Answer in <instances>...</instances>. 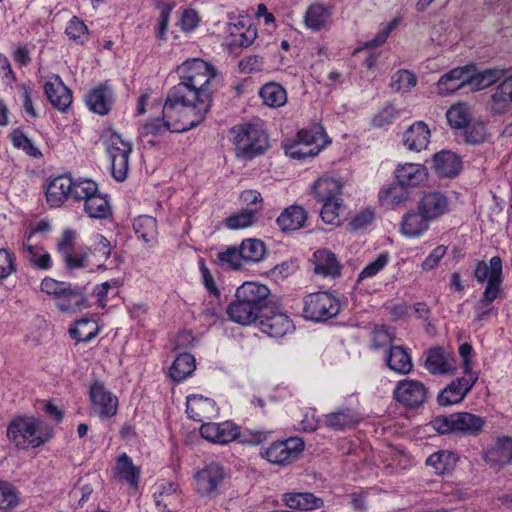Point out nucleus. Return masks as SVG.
Returning a JSON list of instances; mask_svg holds the SVG:
<instances>
[{
    "label": "nucleus",
    "mask_w": 512,
    "mask_h": 512,
    "mask_svg": "<svg viewBox=\"0 0 512 512\" xmlns=\"http://www.w3.org/2000/svg\"><path fill=\"white\" fill-rule=\"evenodd\" d=\"M177 73L180 82L167 95L201 124L212 105L211 88L217 71L210 63L193 58L179 65Z\"/></svg>",
    "instance_id": "1"
},
{
    "label": "nucleus",
    "mask_w": 512,
    "mask_h": 512,
    "mask_svg": "<svg viewBox=\"0 0 512 512\" xmlns=\"http://www.w3.org/2000/svg\"><path fill=\"white\" fill-rule=\"evenodd\" d=\"M199 124L182 106L167 95L162 108V118L147 120L140 128L139 133L142 138L158 137L167 131L172 133L186 132Z\"/></svg>",
    "instance_id": "2"
},
{
    "label": "nucleus",
    "mask_w": 512,
    "mask_h": 512,
    "mask_svg": "<svg viewBox=\"0 0 512 512\" xmlns=\"http://www.w3.org/2000/svg\"><path fill=\"white\" fill-rule=\"evenodd\" d=\"M53 436L52 427L34 416H18L7 427L8 439L19 449H35Z\"/></svg>",
    "instance_id": "3"
},
{
    "label": "nucleus",
    "mask_w": 512,
    "mask_h": 512,
    "mask_svg": "<svg viewBox=\"0 0 512 512\" xmlns=\"http://www.w3.org/2000/svg\"><path fill=\"white\" fill-rule=\"evenodd\" d=\"M200 434L206 440L217 444H227L240 438L241 443L258 445L266 438L265 434L260 431L241 434L239 427L230 421L203 423L200 427Z\"/></svg>",
    "instance_id": "4"
},
{
    "label": "nucleus",
    "mask_w": 512,
    "mask_h": 512,
    "mask_svg": "<svg viewBox=\"0 0 512 512\" xmlns=\"http://www.w3.org/2000/svg\"><path fill=\"white\" fill-rule=\"evenodd\" d=\"M485 423V419L480 416L459 412L437 416L431 420L430 425L440 434L460 433L466 436H476L482 431Z\"/></svg>",
    "instance_id": "5"
},
{
    "label": "nucleus",
    "mask_w": 512,
    "mask_h": 512,
    "mask_svg": "<svg viewBox=\"0 0 512 512\" xmlns=\"http://www.w3.org/2000/svg\"><path fill=\"white\" fill-rule=\"evenodd\" d=\"M237 156L251 159L262 154L268 147V138L257 124L245 123L233 127Z\"/></svg>",
    "instance_id": "6"
},
{
    "label": "nucleus",
    "mask_w": 512,
    "mask_h": 512,
    "mask_svg": "<svg viewBox=\"0 0 512 512\" xmlns=\"http://www.w3.org/2000/svg\"><path fill=\"white\" fill-rule=\"evenodd\" d=\"M104 139L111 162V174L116 181L122 182L128 175L132 144L114 130H107Z\"/></svg>",
    "instance_id": "7"
},
{
    "label": "nucleus",
    "mask_w": 512,
    "mask_h": 512,
    "mask_svg": "<svg viewBox=\"0 0 512 512\" xmlns=\"http://www.w3.org/2000/svg\"><path fill=\"white\" fill-rule=\"evenodd\" d=\"M339 312V301L330 293H311L304 298L303 314L306 319L315 322L326 321Z\"/></svg>",
    "instance_id": "8"
},
{
    "label": "nucleus",
    "mask_w": 512,
    "mask_h": 512,
    "mask_svg": "<svg viewBox=\"0 0 512 512\" xmlns=\"http://www.w3.org/2000/svg\"><path fill=\"white\" fill-rule=\"evenodd\" d=\"M304 450L301 438L290 437L283 441H275L261 450V457L269 463L286 466L296 461Z\"/></svg>",
    "instance_id": "9"
},
{
    "label": "nucleus",
    "mask_w": 512,
    "mask_h": 512,
    "mask_svg": "<svg viewBox=\"0 0 512 512\" xmlns=\"http://www.w3.org/2000/svg\"><path fill=\"white\" fill-rule=\"evenodd\" d=\"M502 259L492 257L489 262L478 261L474 268V278L478 283H486L484 291L487 295L502 293Z\"/></svg>",
    "instance_id": "10"
},
{
    "label": "nucleus",
    "mask_w": 512,
    "mask_h": 512,
    "mask_svg": "<svg viewBox=\"0 0 512 512\" xmlns=\"http://www.w3.org/2000/svg\"><path fill=\"white\" fill-rule=\"evenodd\" d=\"M393 395L400 404L409 408H416L426 402L428 390L418 380L403 379L397 383Z\"/></svg>",
    "instance_id": "11"
},
{
    "label": "nucleus",
    "mask_w": 512,
    "mask_h": 512,
    "mask_svg": "<svg viewBox=\"0 0 512 512\" xmlns=\"http://www.w3.org/2000/svg\"><path fill=\"white\" fill-rule=\"evenodd\" d=\"M225 476L221 465L214 462L206 465L195 474L197 492L202 496L215 497Z\"/></svg>",
    "instance_id": "12"
},
{
    "label": "nucleus",
    "mask_w": 512,
    "mask_h": 512,
    "mask_svg": "<svg viewBox=\"0 0 512 512\" xmlns=\"http://www.w3.org/2000/svg\"><path fill=\"white\" fill-rule=\"evenodd\" d=\"M92 411L100 418H110L117 413L118 399L103 383L95 382L89 390Z\"/></svg>",
    "instance_id": "13"
},
{
    "label": "nucleus",
    "mask_w": 512,
    "mask_h": 512,
    "mask_svg": "<svg viewBox=\"0 0 512 512\" xmlns=\"http://www.w3.org/2000/svg\"><path fill=\"white\" fill-rule=\"evenodd\" d=\"M260 329L270 337L281 338L294 330L292 320L285 313L265 310L260 316Z\"/></svg>",
    "instance_id": "14"
},
{
    "label": "nucleus",
    "mask_w": 512,
    "mask_h": 512,
    "mask_svg": "<svg viewBox=\"0 0 512 512\" xmlns=\"http://www.w3.org/2000/svg\"><path fill=\"white\" fill-rule=\"evenodd\" d=\"M478 375H466L452 381L438 395V403L441 406H449L461 402L466 394L472 389Z\"/></svg>",
    "instance_id": "15"
},
{
    "label": "nucleus",
    "mask_w": 512,
    "mask_h": 512,
    "mask_svg": "<svg viewBox=\"0 0 512 512\" xmlns=\"http://www.w3.org/2000/svg\"><path fill=\"white\" fill-rule=\"evenodd\" d=\"M114 100V91L108 82L98 84L85 95L88 108L102 116L110 112Z\"/></svg>",
    "instance_id": "16"
},
{
    "label": "nucleus",
    "mask_w": 512,
    "mask_h": 512,
    "mask_svg": "<svg viewBox=\"0 0 512 512\" xmlns=\"http://www.w3.org/2000/svg\"><path fill=\"white\" fill-rule=\"evenodd\" d=\"M418 210L430 221L435 220L449 211V200L442 192H427L421 197Z\"/></svg>",
    "instance_id": "17"
},
{
    "label": "nucleus",
    "mask_w": 512,
    "mask_h": 512,
    "mask_svg": "<svg viewBox=\"0 0 512 512\" xmlns=\"http://www.w3.org/2000/svg\"><path fill=\"white\" fill-rule=\"evenodd\" d=\"M44 91L52 106L59 111H65L72 103L71 90L58 75H53L44 84Z\"/></svg>",
    "instance_id": "18"
},
{
    "label": "nucleus",
    "mask_w": 512,
    "mask_h": 512,
    "mask_svg": "<svg viewBox=\"0 0 512 512\" xmlns=\"http://www.w3.org/2000/svg\"><path fill=\"white\" fill-rule=\"evenodd\" d=\"M186 412L189 418L206 423V420H210L217 415V407L216 403L210 398L191 395L187 397Z\"/></svg>",
    "instance_id": "19"
},
{
    "label": "nucleus",
    "mask_w": 512,
    "mask_h": 512,
    "mask_svg": "<svg viewBox=\"0 0 512 512\" xmlns=\"http://www.w3.org/2000/svg\"><path fill=\"white\" fill-rule=\"evenodd\" d=\"M33 237L34 232H30L22 243L23 258L33 268L48 270L52 263L51 256L42 246L32 243Z\"/></svg>",
    "instance_id": "20"
},
{
    "label": "nucleus",
    "mask_w": 512,
    "mask_h": 512,
    "mask_svg": "<svg viewBox=\"0 0 512 512\" xmlns=\"http://www.w3.org/2000/svg\"><path fill=\"white\" fill-rule=\"evenodd\" d=\"M154 501L157 509L162 512H176L182 506L181 494L173 483L159 485L154 492Z\"/></svg>",
    "instance_id": "21"
},
{
    "label": "nucleus",
    "mask_w": 512,
    "mask_h": 512,
    "mask_svg": "<svg viewBox=\"0 0 512 512\" xmlns=\"http://www.w3.org/2000/svg\"><path fill=\"white\" fill-rule=\"evenodd\" d=\"M485 461L493 466L500 468L512 462V438L503 436L486 450Z\"/></svg>",
    "instance_id": "22"
},
{
    "label": "nucleus",
    "mask_w": 512,
    "mask_h": 512,
    "mask_svg": "<svg viewBox=\"0 0 512 512\" xmlns=\"http://www.w3.org/2000/svg\"><path fill=\"white\" fill-rule=\"evenodd\" d=\"M72 186V177L60 175L53 178L46 188V201L51 207H60L69 199Z\"/></svg>",
    "instance_id": "23"
},
{
    "label": "nucleus",
    "mask_w": 512,
    "mask_h": 512,
    "mask_svg": "<svg viewBox=\"0 0 512 512\" xmlns=\"http://www.w3.org/2000/svg\"><path fill=\"white\" fill-rule=\"evenodd\" d=\"M468 68L457 67L440 77L436 83V93L440 96H447L467 86Z\"/></svg>",
    "instance_id": "24"
},
{
    "label": "nucleus",
    "mask_w": 512,
    "mask_h": 512,
    "mask_svg": "<svg viewBox=\"0 0 512 512\" xmlns=\"http://www.w3.org/2000/svg\"><path fill=\"white\" fill-rule=\"evenodd\" d=\"M431 132L423 121H416L403 134L404 146L410 151H421L428 146Z\"/></svg>",
    "instance_id": "25"
},
{
    "label": "nucleus",
    "mask_w": 512,
    "mask_h": 512,
    "mask_svg": "<svg viewBox=\"0 0 512 512\" xmlns=\"http://www.w3.org/2000/svg\"><path fill=\"white\" fill-rule=\"evenodd\" d=\"M85 302L86 297L83 290L67 284L55 301V304L60 311L73 314L80 311L84 307Z\"/></svg>",
    "instance_id": "26"
},
{
    "label": "nucleus",
    "mask_w": 512,
    "mask_h": 512,
    "mask_svg": "<svg viewBox=\"0 0 512 512\" xmlns=\"http://www.w3.org/2000/svg\"><path fill=\"white\" fill-rule=\"evenodd\" d=\"M314 272L323 277L336 278L340 276L341 266L334 253L319 249L313 254Z\"/></svg>",
    "instance_id": "27"
},
{
    "label": "nucleus",
    "mask_w": 512,
    "mask_h": 512,
    "mask_svg": "<svg viewBox=\"0 0 512 512\" xmlns=\"http://www.w3.org/2000/svg\"><path fill=\"white\" fill-rule=\"evenodd\" d=\"M425 368L431 374H453L455 371L452 357L440 347H434L428 350Z\"/></svg>",
    "instance_id": "28"
},
{
    "label": "nucleus",
    "mask_w": 512,
    "mask_h": 512,
    "mask_svg": "<svg viewBox=\"0 0 512 512\" xmlns=\"http://www.w3.org/2000/svg\"><path fill=\"white\" fill-rule=\"evenodd\" d=\"M512 104V75L504 79L495 89L489 101L490 112L494 115L506 113Z\"/></svg>",
    "instance_id": "29"
},
{
    "label": "nucleus",
    "mask_w": 512,
    "mask_h": 512,
    "mask_svg": "<svg viewBox=\"0 0 512 512\" xmlns=\"http://www.w3.org/2000/svg\"><path fill=\"white\" fill-rule=\"evenodd\" d=\"M270 293L267 286L256 282H245L237 290L235 297L240 298L262 311Z\"/></svg>",
    "instance_id": "30"
},
{
    "label": "nucleus",
    "mask_w": 512,
    "mask_h": 512,
    "mask_svg": "<svg viewBox=\"0 0 512 512\" xmlns=\"http://www.w3.org/2000/svg\"><path fill=\"white\" fill-rule=\"evenodd\" d=\"M359 421L358 413L351 408L338 409L324 416V426L333 431L351 429Z\"/></svg>",
    "instance_id": "31"
},
{
    "label": "nucleus",
    "mask_w": 512,
    "mask_h": 512,
    "mask_svg": "<svg viewBox=\"0 0 512 512\" xmlns=\"http://www.w3.org/2000/svg\"><path fill=\"white\" fill-rule=\"evenodd\" d=\"M111 249L109 240L102 235H97L92 248H89L85 253L90 254V264L92 267L108 269L120 263L119 257H115L110 264L104 263L111 255Z\"/></svg>",
    "instance_id": "32"
},
{
    "label": "nucleus",
    "mask_w": 512,
    "mask_h": 512,
    "mask_svg": "<svg viewBox=\"0 0 512 512\" xmlns=\"http://www.w3.org/2000/svg\"><path fill=\"white\" fill-rule=\"evenodd\" d=\"M395 175L397 181L408 188L423 183L427 178L428 172L422 164L405 163L397 166Z\"/></svg>",
    "instance_id": "33"
},
{
    "label": "nucleus",
    "mask_w": 512,
    "mask_h": 512,
    "mask_svg": "<svg viewBox=\"0 0 512 512\" xmlns=\"http://www.w3.org/2000/svg\"><path fill=\"white\" fill-rule=\"evenodd\" d=\"M115 479L128 484L131 488L138 487L140 468L133 464L132 459L126 454H121L115 464Z\"/></svg>",
    "instance_id": "34"
},
{
    "label": "nucleus",
    "mask_w": 512,
    "mask_h": 512,
    "mask_svg": "<svg viewBox=\"0 0 512 512\" xmlns=\"http://www.w3.org/2000/svg\"><path fill=\"white\" fill-rule=\"evenodd\" d=\"M261 310L246 303L240 298H236L227 308V314L229 318L236 323L241 325H250L255 322L256 319H260Z\"/></svg>",
    "instance_id": "35"
},
{
    "label": "nucleus",
    "mask_w": 512,
    "mask_h": 512,
    "mask_svg": "<svg viewBox=\"0 0 512 512\" xmlns=\"http://www.w3.org/2000/svg\"><path fill=\"white\" fill-rule=\"evenodd\" d=\"M307 219V212L302 206L292 205L282 211L276 223L283 232L301 229Z\"/></svg>",
    "instance_id": "36"
},
{
    "label": "nucleus",
    "mask_w": 512,
    "mask_h": 512,
    "mask_svg": "<svg viewBox=\"0 0 512 512\" xmlns=\"http://www.w3.org/2000/svg\"><path fill=\"white\" fill-rule=\"evenodd\" d=\"M378 197L382 206L394 209L409 199V192L405 186L397 181L381 188Z\"/></svg>",
    "instance_id": "37"
},
{
    "label": "nucleus",
    "mask_w": 512,
    "mask_h": 512,
    "mask_svg": "<svg viewBox=\"0 0 512 512\" xmlns=\"http://www.w3.org/2000/svg\"><path fill=\"white\" fill-rule=\"evenodd\" d=\"M433 167L441 176L455 177L461 170V160L451 151H441L434 155Z\"/></svg>",
    "instance_id": "38"
},
{
    "label": "nucleus",
    "mask_w": 512,
    "mask_h": 512,
    "mask_svg": "<svg viewBox=\"0 0 512 512\" xmlns=\"http://www.w3.org/2000/svg\"><path fill=\"white\" fill-rule=\"evenodd\" d=\"M389 369L398 374H408L412 370V360L403 346H390L385 355Z\"/></svg>",
    "instance_id": "39"
},
{
    "label": "nucleus",
    "mask_w": 512,
    "mask_h": 512,
    "mask_svg": "<svg viewBox=\"0 0 512 512\" xmlns=\"http://www.w3.org/2000/svg\"><path fill=\"white\" fill-rule=\"evenodd\" d=\"M283 501L291 509L313 510L323 506V500L309 492L286 493L283 495Z\"/></svg>",
    "instance_id": "40"
},
{
    "label": "nucleus",
    "mask_w": 512,
    "mask_h": 512,
    "mask_svg": "<svg viewBox=\"0 0 512 512\" xmlns=\"http://www.w3.org/2000/svg\"><path fill=\"white\" fill-rule=\"evenodd\" d=\"M84 212L89 218L94 219H108L112 216V209L107 197L98 191L84 202Z\"/></svg>",
    "instance_id": "41"
},
{
    "label": "nucleus",
    "mask_w": 512,
    "mask_h": 512,
    "mask_svg": "<svg viewBox=\"0 0 512 512\" xmlns=\"http://www.w3.org/2000/svg\"><path fill=\"white\" fill-rule=\"evenodd\" d=\"M430 220L424 217L420 211L409 212L403 216L401 223V232L403 235L416 238L420 237L429 228Z\"/></svg>",
    "instance_id": "42"
},
{
    "label": "nucleus",
    "mask_w": 512,
    "mask_h": 512,
    "mask_svg": "<svg viewBox=\"0 0 512 512\" xmlns=\"http://www.w3.org/2000/svg\"><path fill=\"white\" fill-rule=\"evenodd\" d=\"M330 11L321 4L310 5L304 14V24L312 31H320L328 26Z\"/></svg>",
    "instance_id": "43"
},
{
    "label": "nucleus",
    "mask_w": 512,
    "mask_h": 512,
    "mask_svg": "<svg viewBox=\"0 0 512 512\" xmlns=\"http://www.w3.org/2000/svg\"><path fill=\"white\" fill-rule=\"evenodd\" d=\"M313 189L319 202L342 200L340 198L342 185L333 178H319L315 182Z\"/></svg>",
    "instance_id": "44"
},
{
    "label": "nucleus",
    "mask_w": 512,
    "mask_h": 512,
    "mask_svg": "<svg viewBox=\"0 0 512 512\" xmlns=\"http://www.w3.org/2000/svg\"><path fill=\"white\" fill-rule=\"evenodd\" d=\"M133 228L139 239L148 245L157 242L158 228L154 217L148 215L138 216L133 222Z\"/></svg>",
    "instance_id": "45"
},
{
    "label": "nucleus",
    "mask_w": 512,
    "mask_h": 512,
    "mask_svg": "<svg viewBox=\"0 0 512 512\" xmlns=\"http://www.w3.org/2000/svg\"><path fill=\"white\" fill-rule=\"evenodd\" d=\"M195 370V359L189 353L180 354L173 362L169 375L175 382H182Z\"/></svg>",
    "instance_id": "46"
},
{
    "label": "nucleus",
    "mask_w": 512,
    "mask_h": 512,
    "mask_svg": "<svg viewBox=\"0 0 512 512\" xmlns=\"http://www.w3.org/2000/svg\"><path fill=\"white\" fill-rule=\"evenodd\" d=\"M504 75V71L501 69H487L476 74L471 75L468 69V80L467 86L473 90H483L496 81H498Z\"/></svg>",
    "instance_id": "47"
},
{
    "label": "nucleus",
    "mask_w": 512,
    "mask_h": 512,
    "mask_svg": "<svg viewBox=\"0 0 512 512\" xmlns=\"http://www.w3.org/2000/svg\"><path fill=\"white\" fill-rule=\"evenodd\" d=\"M259 94L263 103L271 108L281 107L287 102L286 90L277 83L265 84Z\"/></svg>",
    "instance_id": "48"
},
{
    "label": "nucleus",
    "mask_w": 512,
    "mask_h": 512,
    "mask_svg": "<svg viewBox=\"0 0 512 512\" xmlns=\"http://www.w3.org/2000/svg\"><path fill=\"white\" fill-rule=\"evenodd\" d=\"M446 119L451 128H465L471 120L470 107L466 103L458 102L447 110Z\"/></svg>",
    "instance_id": "49"
},
{
    "label": "nucleus",
    "mask_w": 512,
    "mask_h": 512,
    "mask_svg": "<svg viewBox=\"0 0 512 512\" xmlns=\"http://www.w3.org/2000/svg\"><path fill=\"white\" fill-rule=\"evenodd\" d=\"M239 249L244 262H260L266 254L265 244L258 239L243 240Z\"/></svg>",
    "instance_id": "50"
},
{
    "label": "nucleus",
    "mask_w": 512,
    "mask_h": 512,
    "mask_svg": "<svg viewBox=\"0 0 512 512\" xmlns=\"http://www.w3.org/2000/svg\"><path fill=\"white\" fill-rule=\"evenodd\" d=\"M69 332L71 337L78 342H89L96 337L98 328L94 321L84 318L77 320L75 327L70 328Z\"/></svg>",
    "instance_id": "51"
},
{
    "label": "nucleus",
    "mask_w": 512,
    "mask_h": 512,
    "mask_svg": "<svg viewBox=\"0 0 512 512\" xmlns=\"http://www.w3.org/2000/svg\"><path fill=\"white\" fill-rule=\"evenodd\" d=\"M69 199L85 202L92 194L97 192V184L90 179H73Z\"/></svg>",
    "instance_id": "52"
},
{
    "label": "nucleus",
    "mask_w": 512,
    "mask_h": 512,
    "mask_svg": "<svg viewBox=\"0 0 512 512\" xmlns=\"http://www.w3.org/2000/svg\"><path fill=\"white\" fill-rule=\"evenodd\" d=\"M318 144L316 146L310 147L308 144L303 143L298 138H296L292 143L285 145V154L293 159H306L310 157H314L319 153Z\"/></svg>",
    "instance_id": "53"
},
{
    "label": "nucleus",
    "mask_w": 512,
    "mask_h": 512,
    "mask_svg": "<svg viewBox=\"0 0 512 512\" xmlns=\"http://www.w3.org/2000/svg\"><path fill=\"white\" fill-rule=\"evenodd\" d=\"M217 260L221 267L233 270L240 269L244 262L240 249L235 246L228 247L225 251L219 252Z\"/></svg>",
    "instance_id": "54"
},
{
    "label": "nucleus",
    "mask_w": 512,
    "mask_h": 512,
    "mask_svg": "<svg viewBox=\"0 0 512 512\" xmlns=\"http://www.w3.org/2000/svg\"><path fill=\"white\" fill-rule=\"evenodd\" d=\"M300 141L308 144L310 147L318 144L319 152L327 145V137L321 126H314L311 130H301L297 137Z\"/></svg>",
    "instance_id": "55"
},
{
    "label": "nucleus",
    "mask_w": 512,
    "mask_h": 512,
    "mask_svg": "<svg viewBox=\"0 0 512 512\" xmlns=\"http://www.w3.org/2000/svg\"><path fill=\"white\" fill-rule=\"evenodd\" d=\"M417 84L416 76L408 70H399L392 77L391 87L397 91L406 93Z\"/></svg>",
    "instance_id": "56"
},
{
    "label": "nucleus",
    "mask_w": 512,
    "mask_h": 512,
    "mask_svg": "<svg viewBox=\"0 0 512 512\" xmlns=\"http://www.w3.org/2000/svg\"><path fill=\"white\" fill-rule=\"evenodd\" d=\"M255 220V211L252 209H245L228 217L225 224L230 229H243L251 226Z\"/></svg>",
    "instance_id": "57"
},
{
    "label": "nucleus",
    "mask_w": 512,
    "mask_h": 512,
    "mask_svg": "<svg viewBox=\"0 0 512 512\" xmlns=\"http://www.w3.org/2000/svg\"><path fill=\"white\" fill-rule=\"evenodd\" d=\"M342 210V200L323 202L320 215L322 220L331 225L340 224V212Z\"/></svg>",
    "instance_id": "58"
},
{
    "label": "nucleus",
    "mask_w": 512,
    "mask_h": 512,
    "mask_svg": "<svg viewBox=\"0 0 512 512\" xmlns=\"http://www.w3.org/2000/svg\"><path fill=\"white\" fill-rule=\"evenodd\" d=\"M18 501V493L15 488L8 482L0 481V509H12L18 504Z\"/></svg>",
    "instance_id": "59"
},
{
    "label": "nucleus",
    "mask_w": 512,
    "mask_h": 512,
    "mask_svg": "<svg viewBox=\"0 0 512 512\" xmlns=\"http://www.w3.org/2000/svg\"><path fill=\"white\" fill-rule=\"evenodd\" d=\"M65 33L69 39L77 43H83L87 39L88 29L82 20L73 17L68 22Z\"/></svg>",
    "instance_id": "60"
},
{
    "label": "nucleus",
    "mask_w": 512,
    "mask_h": 512,
    "mask_svg": "<svg viewBox=\"0 0 512 512\" xmlns=\"http://www.w3.org/2000/svg\"><path fill=\"white\" fill-rule=\"evenodd\" d=\"M502 293L493 292L492 295H487L486 291L483 292L482 298L475 306L476 319L479 321L485 320L490 316L493 310L492 303L501 296Z\"/></svg>",
    "instance_id": "61"
},
{
    "label": "nucleus",
    "mask_w": 512,
    "mask_h": 512,
    "mask_svg": "<svg viewBox=\"0 0 512 512\" xmlns=\"http://www.w3.org/2000/svg\"><path fill=\"white\" fill-rule=\"evenodd\" d=\"M389 258L387 254H380L378 257L371 263H369L358 275L357 281L360 282L367 278H372L377 275L387 264Z\"/></svg>",
    "instance_id": "62"
},
{
    "label": "nucleus",
    "mask_w": 512,
    "mask_h": 512,
    "mask_svg": "<svg viewBox=\"0 0 512 512\" xmlns=\"http://www.w3.org/2000/svg\"><path fill=\"white\" fill-rule=\"evenodd\" d=\"M12 143L15 147L22 149L28 155L38 157L41 152L34 146L32 141L21 131H14L11 135Z\"/></svg>",
    "instance_id": "63"
},
{
    "label": "nucleus",
    "mask_w": 512,
    "mask_h": 512,
    "mask_svg": "<svg viewBox=\"0 0 512 512\" xmlns=\"http://www.w3.org/2000/svg\"><path fill=\"white\" fill-rule=\"evenodd\" d=\"M467 130L465 132V140L472 144H479L486 140L487 131L486 126L483 122H474L467 125Z\"/></svg>",
    "instance_id": "64"
}]
</instances>
